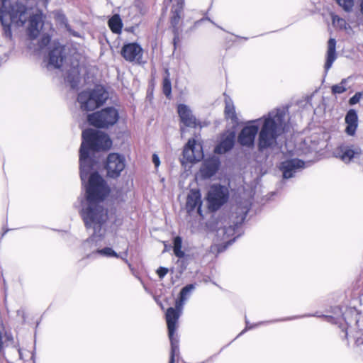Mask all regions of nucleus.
Here are the masks:
<instances>
[{
    "label": "nucleus",
    "mask_w": 363,
    "mask_h": 363,
    "mask_svg": "<svg viewBox=\"0 0 363 363\" xmlns=\"http://www.w3.org/2000/svg\"><path fill=\"white\" fill-rule=\"evenodd\" d=\"M110 189L102 177L97 174L90 177L86 188V198L82 201L81 216L86 228L93 230V233L82 244L84 252H88L86 258L95 257V244L97 241L99 248L106 232V222L108 219L107 211L100 203L109 194Z\"/></svg>",
    "instance_id": "nucleus-1"
},
{
    "label": "nucleus",
    "mask_w": 363,
    "mask_h": 363,
    "mask_svg": "<svg viewBox=\"0 0 363 363\" xmlns=\"http://www.w3.org/2000/svg\"><path fill=\"white\" fill-rule=\"evenodd\" d=\"M286 116L285 108H277L259 118L247 121L238 134V143L242 146L252 148L258 135L257 149L260 152L274 150L285 131Z\"/></svg>",
    "instance_id": "nucleus-2"
},
{
    "label": "nucleus",
    "mask_w": 363,
    "mask_h": 363,
    "mask_svg": "<svg viewBox=\"0 0 363 363\" xmlns=\"http://www.w3.org/2000/svg\"><path fill=\"white\" fill-rule=\"evenodd\" d=\"M112 145V141L108 135L101 131L86 129L82 132V143L79 150L80 177L82 183L88 179L85 187L88 185L90 177L97 172H91L93 170V161L89 157V150L94 151L106 150Z\"/></svg>",
    "instance_id": "nucleus-3"
},
{
    "label": "nucleus",
    "mask_w": 363,
    "mask_h": 363,
    "mask_svg": "<svg viewBox=\"0 0 363 363\" xmlns=\"http://www.w3.org/2000/svg\"><path fill=\"white\" fill-rule=\"evenodd\" d=\"M54 33L52 24H29L27 28V34L30 40L28 48L35 52H42L50 43Z\"/></svg>",
    "instance_id": "nucleus-4"
},
{
    "label": "nucleus",
    "mask_w": 363,
    "mask_h": 363,
    "mask_svg": "<svg viewBox=\"0 0 363 363\" xmlns=\"http://www.w3.org/2000/svg\"><path fill=\"white\" fill-rule=\"evenodd\" d=\"M108 96V91L103 86L96 85L92 89L79 93L77 101L82 111H91L102 106Z\"/></svg>",
    "instance_id": "nucleus-5"
},
{
    "label": "nucleus",
    "mask_w": 363,
    "mask_h": 363,
    "mask_svg": "<svg viewBox=\"0 0 363 363\" xmlns=\"http://www.w3.org/2000/svg\"><path fill=\"white\" fill-rule=\"evenodd\" d=\"M0 21L4 23L8 18L10 23H26L28 9L18 1L0 0Z\"/></svg>",
    "instance_id": "nucleus-6"
},
{
    "label": "nucleus",
    "mask_w": 363,
    "mask_h": 363,
    "mask_svg": "<svg viewBox=\"0 0 363 363\" xmlns=\"http://www.w3.org/2000/svg\"><path fill=\"white\" fill-rule=\"evenodd\" d=\"M118 118V111L113 107L105 108L87 116L90 125L99 128H107L113 125Z\"/></svg>",
    "instance_id": "nucleus-7"
},
{
    "label": "nucleus",
    "mask_w": 363,
    "mask_h": 363,
    "mask_svg": "<svg viewBox=\"0 0 363 363\" xmlns=\"http://www.w3.org/2000/svg\"><path fill=\"white\" fill-rule=\"evenodd\" d=\"M228 199V189L227 187L221 185L211 186L207 194L208 208L212 211L218 210L227 201Z\"/></svg>",
    "instance_id": "nucleus-8"
},
{
    "label": "nucleus",
    "mask_w": 363,
    "mask_h": 363,
    "mask_svg": "<svg viewBox=\"0 0 363 363\" xmlns=\"http://www.w3.org/2000/svg\"><path fill=\"white\" fill-rule=\"evenodd\" d=\"M48 67L60 68L66 59L65 47L53 40L50 45Z\"/></svg>",
    "instance_id": "nucleus-9"
},
{
    "label": "nucleus",
    "mask_w": 363,
    "mask_h": 363,
    "mask_svg": "<svg viewBox=\"0 0 363 363\" xmlns=\"http://www.w3.org/2000/svg\"><path fill=\"white\" fill-rule=\"evenodd\" d=\"M125 167V158L117 153H111L107 157L106 169L108 177H118Z\"/></svg>",
    "instance_id": "nucleus-10"
},
{
    "label": "nucleus",
    "mask_w": 363,
    "mask_h": 363,
    "mask_svg": "<svg viewBox=\"0 0 363 363\" xmlns=\"http://www.w3.org/2000/svg\"><path fill=\"white\" fill-rule=\"evenodd\" d=\"M203 157L202 147L196 143L194 139H189L185 145L183 151V159L182 164H184L185 161L189 163H194L200 161Z\"/></svg>",
    "instance_id": "nucleus-11"
},
{
    "label": "nucleus",
    "mask_w": 363,
    "mask_h": 363,
    "mask_svg": "<svg viewBox=\"0 0 363 363\" xmlns=\"http://www.w3.org/2000/svg\"><path fill=\"white\" fill-rule=\"evenodd\" d=\"M362 155L361 149L354 145L342 144L333 150V155L345 163Z\"/></svg>",
    "instance_id": "nucleus-12"
},
{
    "label": "nucleus",
    "mask_w": 363,
    "mask_h": 363,
    "mask_svg": "<svg viewBox=\"0 0 363 363\" xmlns=\"http://www.w3.org/2000/svg\"><path fill=\"white\" fill-rule=\"evenodd\" d=\"M121 55L124 59L128 62L139 65L143 63V50L141 46L136 43L125 44L122 48Z\"/></svg>",
    "instance_id": "nucleus-13"
},
{
    "label": "nucleus",
    "mask_w": 363,
    "mask_h": 363,
    "mask_svg": "<svg viewBox=\"0 0 363 363\" xmlns=\"http://www.w3.org/2000/svg\"><path fill=\"white\" fill-rule=\"evenodd\" d=\"M305 167V162L299 159L286 160L280 164L279 169L282 172L284 179L294 177L297 173Z\"/></svg>",
    "instance_id": "nucleus-14"
},
{
    "label": "nucleus",
    "mask_w": 363,
    "mask_h": 363,
    "mask_svg": "<svg viewBox=\"0 0 363 363\" xmlns=\"http://www.w3.org/2000/svg\"><path fill=\"white\" fill-rule=\"evenodd\" d=\"M201 205L202 201L200 191L198 189H191L186 198V208L187 212L191 213L196 209L197 213L203 217Z\"/></svg>",
    "instance_id": "nucleus-15"
},
{
    "label": "nucleus",
    "mask_w": 363,
    "mask_h": 363,
    "mask_svg": "<svg viewBox=\"0 0 363 363\" xmlns=\"http://www.w3.org/2000/svg\"><path fill=\"white\" fill-rule=\"evenodd\" d=\"M177 113L181 122L185 126L195 128L197 125V120L188 106L179 104L177 106Z\"/></svg>",
    "instance_id": "nucleus-16"
},
{
    "label": "nucleus",
    "mask_w": 363,
    "mask_h": 363,
    "mask_svg": "<svg viewBox=\"0 0 363 363\" xmlns=\"http://www.w3.org/2000/svg\"><path fill=\"white\" fill-rule=\"evenodd\" d=\"M235 135L234 132H229L221 136L220 142L215 147V152L223 154L230 151L234 146Z\"/></svg>",
    "instance_id": "nucleus-17"
},
{
    "label": "nucleus",
    "mask_w": 363,
    "mask_h": 363,
    "mask_svg": "<svg viewBox=\"0 0 363 363\" xmlns=\"http://www.w3.org/2000/svg\"><path fill=\"white\" fill-rule=\"evenodd\" d=\"M182 308H169L166 313V320L168 328V335L174 334L177 330V323L181 315Z\"/></svg>",
    "instance_id": "nucleus-18"
},
{
    "label": "nucleus",
    "mask_w": 363,
    "mask_h": 363,
    "mask_svg": "<svg viewBox=\"0 0 363 363\" xmlns=\"http://www.w3.org/2000/svg\"><path fill=\"white\" fill-rule=\"evenodd\" d=\"M220 166V160L216 157H212L206 160L201 168V172L204 178H210L218 171Z\"/></svg>",
    "instance_id": "nucleus-19"
},
{
    "label": "nucleus",
    "mask_w": 363,
    "mask_h": 363,
    "mask_svg": "<svg viewBox=\"0 0 363 363\" xmlns=\"http://www.w3.org/2000/svg\"><path fill=\"white\" fill-rule=\"evenodd\" d=\"M169 1L171 3L170 23H179L184 17V0H169Z\"/></svg>",
    "instance_id": "nucleus-20"
},
{
    "label": "nucleus",
    "mask_w": 363,
    "mask_h": 363,
    "mask_svg": "<svg viewBox=\"0 0 363 363\" xmlns=\"http://www.w3.org/2000/svg\"><path fill=\"white\" fill-rule=\"evenodd\" d=\"M345 122L346 123L345 133L350 135H354L358 127V116L355 110L350 109L347 111Z\"/></svg>",
    "instance_id": "nucleus-21"
},
{
    "label": "nucleus",
    "mask_w": 363,
    "mask_h": 363,
    "mask_svg": "<svg viewBox=\"0 0 363 363\" xmlns=\"http://www.w3.org/2000/svg\"><path fill=\"white\" fill-rule=\"evenodd\" d=\"M336 59V40L335 38H330L328 42L326 61L324 67L325 72H328V70L331 68L333 62L335 61Z\"/></svg>",
    "instance_id": "nucleus-22"
},
{
    "label": "nucleus",
    "mask_w": 363,
    "mask_h": 363,
    "mask_svg": "<svg viewBox=\"0 0 363 363\" xmlns=\"http://www.w3.org/2000/svg\"><path fill=\"white\" fill-rule=\"evenodd\" d=\"M145 11V7L140 0H136L134 4L123 10L124 12L127 13L126 15L130 17V20H133L135 17L143 15Z\"/></svg>",
    "instance_id": "nucleus-23"
},
{
    "label": "nucleus",
    "mask_w": 363,
    "mask_h": 363,
    "mask_svg": "<svg viewBox=\"0 0 363 363\" xmlns=\"http://www.w3.org/2000/svg\"><path fill=\"white\" fill-rule=\"evenodd\" d=\"M186 24H172V29L174 33L173 44L174 49L180 40L188 35L189 30L185 28Z\"/></svg>",
    "instance_id": "nucleus-24"
},
{
    "label": "nucleus",
    "mask_w": 363,
    "mask_h": 363,
    "mask_svg": "<svg viewBox=\"0 0 363 363\" xmlns=\"http://www.w3.org/2000/svg\"><path fill=\"white\" fill-rule=\"evenodd\" d=\"M196 284H190L183 287L180 291L179 298L176 301V307L177 308H182L184 302L189 297L192 291L195 289Z\"/></svg>",
    "instance_id": "nucleus-25"
},
{
    "label": "nucleus",
    "mask_w": 363,
    "mask_h": 363,
    "mask_svg": "<svg viewBox=\"0 0 363 363\" xmlns=\"http://www.w3.org/2000/svg\"><path fill=\"white\" fill-rule=\"evenodd\" d=\"M66 81L70 84L72 89L78 86L80 82V71L78 65L74 66L66 77Z\"/></svg>",
    "instance_id": "nucleus-26"
},
{
    "label": "nucleus",
    "mask_w": 363,
    "mask_h": 363,
    "mask_svg": "<svg viewBox=\"0 0 363 363\" xmlns=\"http://www.w3.org/2000/svg\"><path fill=\"white\" fill-rule=\"evenodd\" d=\"M225 115L226 118L231 120L232 123H237L238 119L233 101L230 99H225Z\"/></svg>",
    "instance_id": "nucleus-27"
},
{
    "label": "nucleus",
    "mask_w": 363,
    "mask_h": 363,
    "mask_svg": "<svg viewBox=\"0 0 363 363\" xmlns=\"http://www.w3.org/2000/svg\"><path fill=\"white\" fill-rule=\"evenodd\" d=\"M235 228H238V224L233 226L230 225L228 227L224 226L219 228L217 230V236L220 238V240H225L235 234Z\"/></svg>",
    "instance_id": "nucleus-28"
},
{
    "label": "nucleus",
    "mask_w": 363,
    "mask_h": 363,
    "mask_svg": "<svg viewBox=\"0 0 363 363\" xmlns=\"http://www.w3.org/2000/svg\"><path fill=\"white\" fill-rule=\"evenodd\" d=\"M171 342V353L169 363H174V357L179 353V340L175 334L169 335Z\"/></svg>",
    "instance_id": "nucleus-29"
},
{
    "label": "nucleus",
    "mask_w": 363,
    "mask_h": 363,
    "mask_svg": "<svg viewBox=\"0 0 363 363\" xmlns=\"http://www.w3.org/2000/svg\"><path fill=\"white\" fill-rule=\"evenodd\" d=\"M96 253L103 257H118V255L111 247H104L103 249L99 248V245L97 244V241H96L95 244Z\"/></svg>",
    "instance_id": "nucleus-30"
},
{
    "label": "nucleus",
    "mask_w": 363,
    "mask_h": 363,
    "mask_svg": "<svg viewBox=\"0 0 363 363\" xmlns=\"http://www.w3.org/2000/svg\"><path fill=\"white\" fill-rule=\"evenodd\" d=\"M43 12L37 9L35 12L28 10L27 18L28 23H44Z\"/></svg>",
    "instance_id": "nucleus-31"
},
{
    "label": "nucleus",
    "mask_w": 363,
    "mask_h": 363,
    "mask_svg": "<svg viewBox=\"0 0 363 363\" xmlns=\"http://www.w3.org/2000/svg\"><path fill=\"white\" fill-rule=\"evenodd\" d=\"M182 238L179 236L174 238L173 251H174V254L175 255V256L179 258H182L185 255L184 252L182 250Z\"/></svg>",
    "instance_id": "nucleus-32"
},
{
    "label": "nucleus",
    "mask_w": 363,
    "mask_h": 363,
    "mask_svg": "<svg viewBox=\"0 0 363 363\" xmlns=\"http://www.w3.org/2000/svg\"><path fill=\"white\" fill-rule=\"evenodd\" d=\"M165 73H166V76L164 77L163 82H162V90H163L164 94L167 97H169L171 96V93H172V84H171V81H170V78H169L170 74H169L168 69H166Z\"/></svg>",
    "instance_id": "nucleus-33"
},
{
    "label": "nucleus",
    "mask_w": 363,
    "mask_h": 363,
    "mask_svg": "<svg viewBox=\"0 0 363 363\" xmlns=\"http://www.w3.org/2000/svg\"><path fill=\"white\" fill-rule=\"evenodd\" d=\"M336 3L347 12H350L354 4V0H335Z\"/></svg>",
    "instance_id": "nucleus-34"
},
{
    "label": "nucleus",
    "mask_w": 363,
    "mask_h": 363,
    "mask_svg": "<svg viewBox=\"0 0 363 363\" xmlns=\"http://www.w3.org/2000/svg\"><path fill=\"white\" fill-rule=\"evenodd\" d=\"M347 82V79H342L341 82L337 84H335L332 86V93L334 94H342L346 91V84Z\"/></svg>",
    "instance_id": "nucleus-35"
},
{
    "label": "nucleus",
    "mask_w": 363,
    "mask_h": 363,
    "mask_svg": "<svg viewBox=\"0 0 363 363\" xmlns=\"http://www.w3.org/2000/svg\"><path fill=\"white\" fill-rule=\"evenodd\" d=\"M337 26V28L340 31L345 32L347 35H351L353 34L354 30L350 24H333V26Z\"/></svg>",
    "instance_id": "nucleus-36"
},
{
    "label": "nucleus",
    "mask_w": 363,
    "mask_h": 363,
    "mask_svg": "<svg viewBox=\"0 0 363 363\" xmlns=\"http://www.w3.org/2000/svg\"><path fill=\"white\" fill-rule=\"evenodd\" d=\"M53 18L56 23H66L67 19L65 14L60 11H55L52 13Z\"/></svg>",
    "instance_id": "nucleus-37"
},
{
    "label": "nucleus",
    "mask_w": 363,
    "mask_h": 363,
    "mask_svg": "<svg viewBox=\"0 0 363 363\" xmlns=\"http://www.w3.org/2000/svg\"><path fill=\"white\" fill-rule=\"evenodd\" d=\"M363 99V92H357L349 100V104L351 106L355 105Z\"/></svg>",
    "instance_id": "nucleus-38"
},
{
    "label": "nucleus",
    "mask_w": 363,
    "mask_h": 363,
    "mask_svg": "<svg viewBox=\"0 0 363 363\" xmlns=\"http://www.w3.org/2000/svg\"><path fill=\"white\" fill-rule=\"evenodd\" d=\"M3 26V31L4 35L6 38H11L12 33H11V24H1Z\"/></svg>",
    "instance_id": "nucleus-39"
},
{
    "label": "nucleus",
    "mask_w": 363,
    "mask_h": 363,
    "mask_svg": "<svg viewBox=\"0 0 363 363\" xmlns=\"http://www.w3.org/2000/svg\"><path fill=\"white\" fill-rule=\"evenodd\" d=\"M123 24H108L110 29L114 33L119 34L122 30Z\"/></svg>",
    "instance_id": "nucleus-40"
},
{
    "label": "nucleus",
    "mask_w": 363,
    "mask_h": 363,
    "mask_svg": "<svg viewBox=\"0 0 363 363\" xmlns=\"http://www.w3.org/2000/svg\"><path fill=\"white\" fill-rule=\"evenodd\" d=\"M107 23H122V20L119 14H114L108 18Z\"/></svg>",
    "instance_id": "nucleus-41"
},
{
    "label": "nucleus",
    "mask_w": 363,
    "mask_h": 363,
    "mask_svg": "<svg viewBox=\"0 0 363 363\" xmlns=\"http://www.w3.org/2000/svg\"><path fill=\"white\" fill-rule=\"evenodd\" d=\"M168 273V269L160 267L157 270V274L160 279H162Z\"/></svg>",
    "instance_id": "nucleus-42"
},
{
    "label": "nucleus",
    "mask_w": 363,
    "mask_h": 363,
    "mask_svg": "<svg viewBox=\"0 0 363 363\" xmlns=\"http://www.w3.org/2000/svg\"><path fill=\"white\" fill-rule=\"evenodd\" d=\"M208 21L209 23H213V19H211L210 14L208 13H206L205 16L200 20L197 21L196 23H203L204 21Z\"/></svg>",
    "instance_id": "nucleus-43"
},
{
    "label": "nucleus",
    "mask_w": 363,
    "mask_h": 363,
    "mask_svg": "<svg viewBox=\"0 0 363 363\" xmlns=\"http://www.w3.org/2000/svg\"><path fill=\"white\" fill-rule=\"evenodd\" d=\"M235 238H233V239H230V240H228V241H226V242H225V245H223V246H220V247L221 249L218 248V252H223V250H225V248H226L228 245H231V244L235 241Z\"/></svg>",
    "instance_id": "nucleus-44"
},
{
    "label": "nucleus",
    "mask_w": 363,
    "mask_h": 363,
    "mask_svg": "<svg viewBox=\"0 0 363 363\" xmlns=\"http://www.w3.org/2000/svg\"><path fill=\"white\" fill-rule=\"evenodd\" d=\"M152 162L155 164V167L157 168L160 164V160L157 154L152 155Z\"/></svg>",
    "instance_id": "nucleus-45"
},
{
    "label": "nucleus",
    "mask_w": 363,
    "mask_h": 363,
    "mask_svg": "<svg viewBox=\"0 0 363 363\" xmlns=\"http://www.w3.org/2000/svg\"><path fill=\"white\" fill-rule=\"evenodd\" d=\"M359 6H360V13L363 16V0H361Z\"/></svg>",
    "instance_id": "nucleus-46"
},
{
    "label": "nucleus",
    "mask_w": 363,
    "mask_h": 363,
    "mask_svg": "<svg viewBox=\"0 0 363 363\" xmlns=\"http://www.w3.org/2000/svg\"><path fill=\"white\" fill-rule=\"evenodd\" d=\"M124 260L128 264V267H129L130 269L131 270L132 273L134 274V270H133V268L132 267V265L130 263H128L127 259H124Z\"/></svg>",
    "instance_id": "nucleus-47"
},
{
    "label": "nucleus",
    "mask_w": 363,
    "mask_h": 363,
    "mask_svg": "<svg viewBox=\"0 0 363 363\" xmlns=\"http://www.w3.org/2000/svg\"><path fill=\"white\" fill-rule=\"evenodd\" d=\"M252 328H253V326L250 325L249 323L247 321H246V329L245 330H249V329H251Z\"/></svg>",
    "instance_id": "nucleus-48"
},
{
    "label": "nucleus",
    "mask_w": 363,
    "mask_h": 363,
    "mask_svg": "<svg viewBox=\"0 0 363 363\" xmlns=\"http://www.w3.org/2000/svg\"><path fill=\"white\" fill-rule=\"evenodd\" d=\"M247 211H248L247 209H245V211H244V215H243V216H242V218H241V221H242V220L245 219V216H246V214H247Z\"/></svg>",
    "instance_id": "nucleus-49"
},
{
    "label": "nucleus",
    "mask_w": 363,
    "mask_h": 363,
    "mask_svg": "<svg viewBox=\"0 0 363 363\" xmlns=\"http://www.w3.org/2000/svg\"><path fill=\"white\" fill-rule=\"evenodd\" d=\"M18 355H19V358L22 359V352H21V350H18Z\"/></svg>",
    "instance_id": "nucleus-50"
},
{
    "label": "nucleus",
    "mask_w": 363,
    "mask_h": 363,
    "mask_svg": "<svg viewBox=\"0 0 363 363\" xmlns=\"http://www.w3.org/2000/svg\"><path fill=\"white\" fill-rule=\"evenodd\" d=\"M217 247H217V246H216V245H215V246H211V252H214V250H215L216 248H217Z\"/></svg>",
    "instance_id": "nucleus-51"
},
{
    "label": "nucleus",
    "mask_w": 363,
    "mask_h": 363,
    "mask_svg": "<svg viewBox=\"0 0 363 363\" xmlns=\"http://www.w3.org/2000/svg\"><path fill=\"white\" fill-rule=\"evenodd\" d=\"M330 320H331V322H332V321L333 320V318H332V317H331V318H329L328 321H330Z\"/></svg>",
    "instance_id": "nucleus-52"
},
{
    "label": "nucleus",
    "mask_w": 363,
    "mask_h": 363,
    "mask_svg": "<svg viewBox=\"0 0 363 363\" xmlns=\"http://www.w3.org/2000/svg\"><path fill=\"white\" fill-rule=\"evenodd\" d=\"M181 131H182V133H183L184 131V128H181Z\"/></svg>",
    "instance_id": "nucleus-53"
},
{
    "label": "nucleus",
    "mask_w": 363,
    "mask_h": 363,
    "mask_svg": "<svg viewBox=\"0 0 363 363\" xmlns=\"http://www.w3.org/2000/svg\"><path fill=\"white\" fill-rule=\"evenodd\" d=\"M65 26L68 28V26H69V24L65 23Z\"/></svg>",
    "instance_id": "nucleus-54"
},
{
    "label": "nucleus",
    "mask_w": 363,
    "mask_h": 363,
    "mask_svg": "<svg viewBox=\"0 0 363 363\" xmlns=\"http://www.w3.org/2000/svg\"><path fill=\"white\" fill-rule=\"evenodd\" d=\"M245 330H242V331L240 333V335H241V334L244 333Z\"/></svg>",
    "instance_id": "nucleus-55"
},
{
    "label": "nucleus",
    "mask_w": 363,
    "mask_h": 363,
    "mask_svg": "<svg viewBox=\"0 0 363 363\" xmlns=\"http://www.w3.org/2000/svg\"><path fill=\"white\" fill-rule=\"evenodd\" d=\"M74 35L78 36V35L76 33H73Z\"/></svg>",
    "instance_id": "nucleus-56"
}]
</instances>
